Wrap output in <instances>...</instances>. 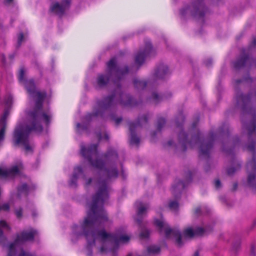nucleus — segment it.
Returning a JSON list of instances; mask_svg holds the SVG:
<instances>
[{"instance_id":"f257e3e1","label":"nucleus","mask_w":256,"mask_h":256,"mask_svg":"<svg viewBox=\"0 0 256 256\" xmlns=\"http://www.w3.org/2000/svg\"><path fill=\"white\" fill-rule=\"evenodd\" d=\"M80 153L94 167L100 170L99 177L96 180L92 178H86L85 176L84 186L88 187L92 184L96 185V191L93 196L92 203L89 204V211L80 226L82 234H76L79 236L83 234L88 242V248L95 245L96 242L102 244L100 251L101 253L106 252L111 248H107L106 244L117 245L119 243H126L130 240V237L124 234H114L106 232L103 228L105 222L108 220L107 214L103 208V204L108 199L110 187L109 182L118 178V171L114 164L118 158L116 152L112 149L102 156V160L98 158L97 145L91 144L86 148L80 145Z\"/></svg>"},{"instance_id":"f03ea898","label":"nucleus","mask_w":256,"mask_h":256,"mask_svg":"<svg viewBox=\"0 0 256 256\" xmlns=\"http://www.w3.org/2000/svg\"><path fill=\"white\" fill-rule=\"evenodd\" d=\"M24 70L21 68L18 74V79L24 86L28 94L36 98L34 108L28 112L27 121L26 124H20L15 129L14 134V141L15 145L21 144L24 146L26 152H31L32 147L29 144L28 136L32 132H41L42 124H48L51 116L48 112H44L42 108L43 101L46 96V92H40L36 90L33 80L24 78Z\"/></svg>"},{"instance_id":"7ed1b4c3","label":"nucleus","mask_w":256,"mask_h":256,"mask_svg":"<svg viewBox=\"0 0 256 256\" xmlns=\"http://www.w3.org/2000/svg\"><path fill=\"white\" fill-rule=\"evenodd\" d=\"M237 104L243 110V116L248 114L252 118L246 124L243 118L242 121L248 130V142L244 148L252 152V158L247 164L248 171V184L256 190V160L254 157L256 148V88L252 89L246 95L238 94L236 96Z\"/></svg>"},{"instance_id":"20e7f679","label":"nucleus","mask_w":256,"mask_h":256,"mask_svg":"<svg viewBox=\"0 0 256 256\" xmlns=\"http://www.w3.org/2000/svg\"><path fill=\"white\" fill-rule=\"evenodd\" d=\"M118 104L134 106L137 105L138 103L129 94L122 92L118 88L112 95L106 98L102 101L98 102L94 112L88 114L86 119L89 120L93 117L102 116L104 111L114 108Z\"/></svg>"},{"instance_id":"39448f33","label":"nucleus","mask_w":256,"mask_h":256,"mask_svg":"<svg viewBox=\"0 0 256 256\" xmlns=\"http://www.w3.org/2000/svg\"><path fill=\"white\" fill-rule=\"evenodd\" d=\"M216 138V134L214 133L210 134L208 138L201 141L200 133L197 132L196 135L192 136L190 141H188L187 136L183 131L180 132L178 134L180 143L182 146L183 150L186 149V146L188 144L191 146H194L195 144L200 143V156L201 157H208L213 146V142Z\"/></svg>"},{"instance_id":"423d86ee","label":"nucleus","mask_w":256,"mask_h":256,"mask_svg":"<svg viewBox=\"0 0 256 256\" xmlns=\"http://www.w3.org/2000/svg\"><path fill=\"white\" fill-rule=\"evenodd\" d=\"M107 66L108 74H100L98 78L97 83L98 86L100 88L104 86L107 84L110 76H114L118 80L128 72V68L127 66H125L122 68L118 67L115 58H112L108 62Z\"/></svg>"},{"instance_id":"0eeeda50","label":"nucleus","mask_w":256,"mask_h":256,"mask_svg":"<svg viewBox=\"0 0 256 256\" xmlns=\"http://www.w3.org/2000/svg\"><path fill=\"white\" fill-rule=\"evenodd\" d=\"M36 230L30 228L28 230H24L20 234H18L16 238L13 243L10 244L8 247V252L7 256H16L18 254V251L20 252L22 249L20 245L23 244L28 241L33 240L35 235L36 234Z\"/></svg>"},{"instance_id":"6e6552de","label":"nucleus","mask_w":256,"mask_h":256,"mask_svg":"<svg viewBox=\"0 0 256 256\" xmlns=\"http://www.w3.org/2000/svg\"><path fill=\"white\" fill-rule=\"evenodd\" d=\"M154 224L158 228L160 232H164L166 238L174 240L176 244L178 246H182V235L178 230L170 228L163 219L155 220Z\"/></svg>"},{"instance_id":"1a4fd4ad","label":"nucleus","mask_w":256,"mask_h":256,"mask_svg":"<svg viewBox=\"0 0 256 256\" xmlns=\"http://www.w3.org/2000/svg\"><path fill=\"white\" fill-rule=\"evenodd\" d=\"M190 5L180 10L182 16L190 15L196 18H202L207 12L202 2L203 0H194Z\"/></svg>"},{"instance_id":"9d476101","label":"nucleus","mask_w":256,"mask_h":256,"mask_svg":"<svg viewBox=\"0 0 256 256\" xmlns=\"http://www.w3.org/2000/svg\"><path fill=\"white\" fill-rule=\"evenodd\" d=\"M148 116L144 115L140 118H138V121L136 123L131 122L129 124V130L130 134V144H131L138 145L140 143V138L136 135V131L140 129L144 124L148 121Z\"/></svg>"},{"instance_id":"9b49d317","label":"nucleus","mask_w":256,"mask_h":256,"mask_svg":"<svg viewBox=\"0 0 256 256\" xmlns=\"http://www.w3.org/2000/svg\"><path fill=\"white\" fill-rule=\"evenodd\" d=\"M152 52L151 44L150 42L146 44L145 48L144 50H140L136 55V64L138 66H141L144 62L145 59L151 56Z\"/></svg>"},{"instance_id":"f8f14e48","label":"nucleus","mask_w":256,"mask_h":256,"mask_svg":"<svg viewBox=\"0 0 256 256\" xmlns=\"http://www.w3.org/2000/svg\"><path fill=\"white\" fill-rule=\"evenodd\" d=\"M22 168V164L21 162H18L9 168H0V177L2 178L13 177L19 174Z\"/></svg>"},{"instance_id":"ddd939ff","label":"nucleus","mask_w":256,"mask_h":256,"mask_svg":"<svg viewBox=\"0 0 256 256\" xmlns=\"http://www.w3.org/2000/svg\"><path fill=\"white\" fill-rule=\"evenodd\" d=\"M71 0H62V3L55 2L51 4L50 10L55 14L62 16L70 5Z\"/></svg>"},{"instance_id":"4468645a","label":"nucleus","mask_w":256,"mask_h":256,"mask_svg":"<svg viewBox=\"0 0 256 256\" xmlns=\"http://www.w3.org/2000/svg\"><path fill=\"white\" fill-rule=\"evenodd\" d=\"M234 66L237 70L244 67H255L256 66V60H252L248 56L244 55L240 57L234 62Z\"/></svg>"},{"instance_id":"2eb2a0df","label":"nucleus","mask_w":256,"mask_h":256,"mask_svg":"<svg viewBox=\"0 0 256 256\" xmlns=\"http://www.w3.org/2000/svg\"><path fill=\"white\" fill-rule=\"evenodd\" d=\"M136 206L137 208V218L136 220L140 225L142 222V216L149 208V206L148 204H142L140 202H137L136 203Z\"/></svg>"},{"instance_id":"dca6fc26","label":"nucleus","mask_w":256,"mask_h":256,"mask_svg":"<svg viewBox=\"0 0 256 256\" xmlns=\"http://www.w3.org/2000/svg\"><path fill=\"white\" fill-rule=\"evenodd\" d=\"M206 232V230L200 227H198L194 229L192 228H188L184 232V236L188 238H192L194 236H202Z\"/></svg>"},{"instance_id":"f3484780","label":"nucleus","mask_w":256,"mask_h":256,"mask_svg":"<svg viewBox=\"0 0 256 256\" xmlns=\"http://www.w3.org/2000/svg\"><path fill=\"white\" fill-rule=\"evenodd\" d=\"M82 173V170L80 166L76 167L74 174L70 178L69 184L72 188H76L77 186V180L80 174Z\"/></svg>"},{"instance_id":"a211bd4d","label":"nucleus","mask_w":256,"mask_h":256,"mask_svg":"<svg viewBox=\"0 0 256 256\" xmlns=\"http://www.w3.org/2000/svg\"><path fill=\"white\" fill-rule=\"evenodd\" d=\"M168 73V66L162 64L158 67L155 72L154 76L158 79H163Z\"/></svg>"},{"instance_id":"6ab92c4d","label":"nucleus","mask_w":256,"mask_h":256,"mask_svg":"<svg viewBox=\"0 0 256 256\" xmlns=\"http://www.w3.org/2000/svg\"><path fill=\"white\" fill-rule=\"evenodd\" d=\"M8 116V112H5L3 116L0 119V146L4 139V132L6 128V118Z\"/></svg>"},{"instance_id":"aec40b11","label":"nucleus","mask_w":256,"mask_h":256,"mask_svg":"<svg viewBox=\"0 0 256 256\" xmlns=\"http://www.w3.org/2000/svg\"><path fill=\"white\" fill-rule=\"evenodd\" d=\"M172 96L171 93L168 94V96H161L158 95L157 92H153L152 94V96L150 98V100L154 104H157L164 98H167Z\"/></svg>"},{"instance_id":"412c9836","label":"nucleus","mask_w":256,"mask_h":256,"mask_svg":"<svg viewBox=\"0 0 256 256\" xmlns=\"http://www.w3.org/2000/svg\"><path fill=\"white\" fill-rule=\"evenodd\" d=\"M233 166L229 168L227 170L228 174L229 176L233 175L235 172L240 170L241 168V164L238 161H234L233 162Z\"/></svg>"},{"instance_id":"4be33fe9","label":"nucleus","mask_w":256,"mask_h":256,"mask_svg":"<svg viewBox=\"0 0 256 256\" xmlns=\"http://www.w3.org/2000/svg\"><path fill=\"white\" fill-rule=\"evenodd\" d=\"M133 84L135 88L138 90H143L146 86V82L144 80H140L137 78L134 80Z\"/></svg>"},{"instance_id":"5701e85b","label":"nucleus","mask_w":256,"mask_h":256,"mask_svg":"<svg viewBox=\"0 0 256 256\" xmlns=\"http://www.w3.org/2000/svg\"><path fill=\"white\" fill-rule=\"evenodd\" d=\"M185 185L183 182L180 181L176 184L172 186V192L174 194L176 193H180L182 190L185 188Z\"/></svg>"},{"instance_id":"b1692460","label":"nucleus","mask_w":256,"mask_h":256,"mask_svg":"<svg viewBox=\"0 0 256 256\" xmlns=\"http://www.w3.org/2000/svg\"><path fill=\"white\" fill-rule=\"evenodd\" d=\"M166 124V120L164 118L160 117L158 119L156 128L158 130H161Z\"/></svg>"},{"instance_id":"393cba45","label":"nucleus","mask_w":256,"mask_h":256,"mask_svg":"<svg viewBox=\"0 0 256 256\" xmlns=\"http://www.w3.org/2000/svg\"><path fill=\"white\" fill-rule=\"evenodd\" d=\"M18 194L22 193L26 194L28 190V187L26 184H23L18 187Z\"/></svg>"},{"instance_id":"a878e982","label":"nucleus","mask_w":256,"mask_h":256,"mask_svg":"<svg viewBox=\"0 0 256 256\" xmlns=\"http://www.w3.org/2000/svg\"><path fill=\"white\" fill-rule=\"evenodd\" d=\"M170 208L174 211H176L178 208V204L176 200L170 201L169 203Z\"/></svg>"},{"instance_id":"bb28decb","label":"nucleus","mask_w":256,"mask_h":256,"mask_svg":"<svg viewBox=\"0 0 256 256\" xmlns=\"http://www.w3.org/2000/svg\"><path fill=\"white\" fill-rule=\"evenodd\" d=\"M24 40V34L22 32H20L19 34L18 38V44H17V47L18 48L20 46L22 42Z\"/></svg>"},{"instance_id":"cd10ccee","label":"nucleus","mask_w":256,"mask_h":256,"mask_svg":"<svg viewBox=\"0 0 256 256\" xmlns=\"http://www.w3.org/2000/svg\"><path fill=\"white\" fill-rule=\"evenodd\" d=\"M149 235V231L146 229H144L142 230L140 234V236L142 238H147Z\"/></svg>"},{"instance_id":"c85d7f7f","label":"nucleus","mask_w":256,"mask_h":256,"mask_svg":"<svg viewBox=\"0 0 256 256\" xmlns=\"http://www.w3.org/2000/svg\"><path fill=\"white\" fill-rule=\"evenodd\" d=\"M16 256H34L32 254L25 252L23 249L20 248V252Z\"/></svg>"},{"instance_id":"c756f323","label":"nucleus","mask_w":256,"mask_h":256,"mask_svg":"<svg viewBox=\"0 0 256 256\" xmlns=\"http://www.w3.org/2000/svg\"><path fill=\"white\" fill-rule=\"evenodd\" d=\"M10 205L8 203L0 204V210L8 211L9 210Z\"/></svg>"},{"instance_id":"7c9ffc66","label":"nucleus","mask_w":256,"mask_h":256,"mask_svg":"<svg viewBox=\"0 0 256 256\" xmlns=\"http://www.w3.org/2000/svg\"><path fill=\"white\" fill-rule=\"evenodd\" d=\"M0 227L5 228L7 230H10V228L7 223L4 220H0Z\"/></svg>"},{"instance_id":"2f4dec72","label":"nucleus","mask_w":256,"mask_h":256,"mask_svg":"<svg viewBox=\"0 0 256 256\" xmlns=\"http://www.w3.org/2000/svg\"><path fill=\"white\" fill-rule=\"evenodd\" d=\"M240 241H238L234 244L232 246V249L234 252H237L240 248Z\"/></svg>"},{"instance_id":"473e14b6","label":"nucleus","mask_w":256,"mask_h":256,"mask_svg":"<svg viewBox=\"0 0 256 256\" xmlns=\"http://www.w3.org/2000/svg\"><path fill=\"white\" fill-rule=\"evenodd\" d=\"M250 256H256V247L254 245L250 246Z\"/></svg>"},{"instance_id":"72a5a7b5","label":"nucleus","mask_w":256,"mask_h":256,"mask_svg":"<svg viewBox=\"0 0 256 256\" xmlns=\"http://www.w3.org/2000/svg\"><path fill=\"white\" fill-rule=\"evenodd\" d=\"M111 119L114 120L116 124H118L122 120V118L120 117L116 118L114 116H110Z\"/></svg>"},{"instance_id":"f704fd0d","label":"nucleus","mask_w":256,"mask_h":256,"mask_svg":"<svg viewBox=\"0 0 256 256\" xmlns=\"http://www.w3.org/2000/svg\"><path fill=\"white\" fill-rule=\"evenodd\" d=\"M16 217L18 218H21L22 216V208H19L18 209L16 210L15 212Z\"/></svg>"},{"instance_id":"c9c22d12","label":"nucleus","mask_w":256,"mask_h":256,"mask_svg":"<svg viewBox=\"0 0 256 256\" xmlns=\"http://www.w3.org/2000/svg\"><path fill=\"white\" fill-rule=\"evenodd\" d=\"M178 118L180 120V122L178 120L176 119V122L178 126H179L180 124V123L182 122L184 120V116L182 114H180L178 116Z\"/></svg>"},{"instance_id":"e433bc0d","label":"nucleus","mask_w":256,"mask_h":256,"mask_svg":"<svg viewBox=\"0 0 256 256\" xmlns=\"http://www.w3.org/2000/svg\"><path fill=\"white\" fill-rule=\"evenodd\" d=\"M214 186L216 188L219 189L222 187V184L219 180H216L214 181Z\"/></svg>"},{"instance_id":"4c0bfd02","label":"nucleus","mask_w":256,"mask_h":256,"mask_svg":"<svg viewBox=\"0 0 256 256\" xmlns=\"http://www.w3.org/2000/svg\"><path fill=\"white\" fill-rule=\"evenodd\" d=\"M220 134L222 136L228 135V134L229 133L228 130V128L227 127L226 128V130L220 128Z\"/></svg>"},{"instance_id":"58836bf2","label":"nucleus","mask_w":256,"mask_h":256,"mask_svg":"<svg viewBox=\"0 0 256 256\" xmlns=\"http://www.w3.org/2000/svg\"><path fill=\"white\" fill-rule=\"evenodd\" d=\"M12 97L11 96H8L6 100V103L7 105L10 104L12 103Z\"/></svg>"},{"instance_id":"ea45409f","label":"nucleus","mask_w":256,"mask_h":256,"mask_svg":"<svg viewBox=\"0 0 256 256\" xmlns=\"http://www.w3.org/2000/svg\"><path fill=\"white\" fill-rule=\"evenodd\" d=\"M223 150L224 151L228 153L229 154H232V150L231 149L230 150H227L226 148H224V146Z\"/></svg>"},{"instance_id":"a19ab883","label":"nucleus","mask_w":256,"mask_h":256,"mask_svg":"<svg viewBox=\"0 0 256 256\" xmlns=\"http://www.w3.org/2000/svg\"><path fill=\"white\" fill-rule=\"evenodd\" d=\"M212 63V61L210 59H208V60H206L205 62V64H206L207 66H210L211 65Z\"/></svg>"},{"instance_id":"79ce46f5","label":"nucleus","mask_w":256,"mask_h":256,"mask_svg":"<svg viewBox=\"0 0 256 256\" xmlns=\"http://www.w3.org/2000/svg\"><path fill=\"white\" fill-rule=\"evenodd\" d=\"M4 237L3 236V232L2 230L0 228V241L3 239H4Z\"/></svg>"},{"instance_id":"37998d69","label":"nucleus","mask_w":256,"mask_h":256,"mask_svg":"<svg viewBox=\"0 0 256 256\" xmlns=\"http://www.w3.org/2000/svg\"><path fill=\"white\" fill-rule=\"evenodd\" d=\"M200 211H201V209L200 208H196L195 210V214H198L200 212Z\"/></svg>"},{"instance_id":"c03bdc74","label":"nucleus","mask_w":256,"mask_h":256,"mask_svg":"<svg viewBox=\"0 0 256 256\" xmlns=\"http://www.w3.org/2000/svg\"><path fill=\"white\" fill-rule=\"evenodd\" d=\"M13 0H4V2L6 4H9L12 2Z\"/></svg>"},{"instance_id":"a18cd8bd","label":"nucleus","mask_w":256,"mask_h":256,"mask_svg":"<svg viewBox=\"0 0 256 256\" xmlns=\"http://www.w3.org/2000/svg\"><path fill=\"white\" fill-rule=\"evenodd\" d=\"M238 188V184L236 183H234V184H233V187H232V190L233 191H234L236 190Z\"/></svg>"},{"instance_id":"49530a36","label":"nucleus","mask_w":256,"mask_h":256,"mask_svg":"<svg viewBox=\"0 0 256 256\" xmlns=\"http://www.w3.org/2000/svg\"><path fill=\"white\" fill-rule=\"evenodd\" d=\"M252 226L253 228L256 226V218L253 220Z\"/></svg>"},{"instance_id":"de8ad7c7","label":"nucleus","mask_w":256,"mask_h":256,"mask_svg":"<svg viewBox=\"0 0 256 256\" xmlns=\"http://www.w3.org/2000/svg\"><path fill=\"white\" fill-rule=\"evenodd\" d=\"M252 44L253 46H256V38H254Z\"/></svg>"},{"instance_id":"09e8293b","label":"nucleus","mask_w":256,"mask_h":256,"mask_svg":"<svg viewBox=\"0 0 256 256\" xmlns=\"http://www.w3.org/2000/svg\"><path fill=\"white\" fill-rule=\"evenodd\" d=\"M104 138L106 140H108L109 139V136L107 134H105Z\"/></svg>"},{"instance_id":"8fccbe9b","label":"nucleus","mask_w":256,"mask_h":256,"mask_svg":"<svg viewBox=\"0 0 256 256\" xmlns=\"http://www.w3.org/2000/svg\"><path fill=\"white\" fill-rule=\"evenodd\" d=\"M78 128H84L80 124L78 123L76 125Z\"/></svg>"},{"instance_id":"3c124183","label":"nucleus","mask_w":256,"mask_h":256,"mask_svg":"<svg viewBox=\"0 0 256 256\" xmlns=\"http://www.w3.org/2000/svg\"><path fill=\"white\" fill-rule=\"evenodd\" d=\"M244 80H236V84H239L240 82H243Z\"/></svg>"},{"instance_id":"603ef678","label":"nucleus","mask_w":256,"mask_h":256,"mask_svg":"<svg viewBox=\"0 0 256 256\" xmlns=\"http://www.w3.org/2000/svg\"><path fill=\"white\" fill-rule=\"evenodd\" d=\"M194 256H200L199 255V253H198V251H196L194 254Z\"/></svg>"},{"instance_id":"864d4df0","label":"nucleus","mask_w":256,"mask_h":256,"mask_svg":"<svg viewBox=\"0 0 256 256\" xmlns=\"http://www.w3.org/2000/svg\"><path fill=\"white\" fill-rule=\"evenodd\" d=\"M238 142V140L237 138H236L234 140V143L235 144H236L237 142Z\"/></svg>"},{"instance_id":"5fc2aeb1","label":"nucleus","mask_w":256,"mask_h":256,"mask_svg":"<svg viewBox=\"0 0 256 256\" xmlns=\"http://www.w3.org/2000/svg\"><path fill=\"white\" fill-rule=\"evenodd\" d=\"M2 60L3 62H4V61H5V58H4V55L2 56Z\"/></svg>"},{"instance_id":"6e6d98bb","label":"nucleus","mask_w":256,"mask_h":256,"mask_svg":"<svg viewBox=\"0 0 256 256\" xmlns=\"http://www.w3.org/2000/svg\"><path fill=\"white\" fill-rule=\"evenodd\" d=\"M98 138L100 140H102V138H103L101 134L98 135Z\"/></svg>"},{"instance_id":"4d7b16f0","label":"nucleus","mask_w":256,"mask_h":256,"mask_svg":"<svg viewBox=\"0 0 256 256\" xmlns=\"http://www.w3.org/2000/svg\"><path fill=\"white\" fill-rule=\"evenodd\" d=\"M168 144L169 146H172V142H171V141L168 142Z\"/></svg>"},{"instance_id":"13d9d810","label":"nucleus","mask_w":256,"mask_h":256,"mask_svg":"<svg viewBox=\"0 0 256 256\" xmlns=\"http://www.w3.org/2000/svg\"><path fill=\"white\" fill-rule=\"evenodd\" d=\"M249 80H250V78H249ZM244 80L248 81V78H246L244 79Z\"/></svg>"},{"instance_id":"bf43d9fd","label":"nucleus","mask_w":256,"mask_h":256,"mask_svg":"<svg viewBox=\"0 0 256 256\" xmlns=\"http://www.w3.org/2000/svg\"><path fill=\"white\" fill-rule=\"evenodd\" d=\"M75 228L77 229L78 228V226H76V227H74Z\"/></svg>"},{"instance_id":"052dcab7","label":"nucleus","mask_w":256,"mask_h":256,"mask_svg":"<svg viewBox=\"0 0 256 256\" xmlns=\"http://www.w3.org/2000/svg\"><path fill=\"white\" fill-rule=\"evenodd\" d=\"M91 254H92V252H90V254H89L90 256V255H91Z\"/></svg>"},{"instance_id":"680f3d73","label":"nucleus","mask_w":256,"mask_h":256,"mask_svg":"<svg viewBox=\"0 0 256 256\" xmlns=\"http://www.w3.org/2000/svg\"><path fill=\"white\" fill-rule=\"evenodd\" d=\"M36 214H35V213H34L33 214V216H34Z\"/></svg>"},{"instance_id":"e2e57ef3","label":"nucleus","mask_w":256,"mask_h":256,"mask_svg":"<svg viewBox=\"0 0 256 256\" xmlns=\"http://www.w3.org/2000/svg\"><path fill=\"white\" fill-rule=\"evenodd\" d=\"M127 256H131V254H130L128 255Z\"/></svg>"}]
</instances>
